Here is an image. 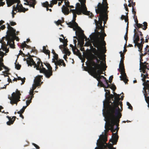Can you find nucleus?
<instances>
[{"label": "nucleus", "instance_id": "1", "mask_svg": "<svg viewBox=\"0 0 149 149\" xmlns=\"http://www.w3.org/2000/svg\"><path fill=\"white\" fill-rule=\"evenodd\" d=\"M95 11L97 14H99L98 16V21L95 19L94 21L96 26L97 31L96 33V39H99L102 41L104 46H105L106 42L104 41V37L106 36L104 33V27L102 26V22L104 19L107 22L108 17L107 14V11L102 10L101 9L99 8L98 9H95Z\"/></svg>", "mask_w": 149, "mask_h": 149}, {"label": "nucleus", "instance_id": "2", "mask_svg": "<svg viewBox=\"0 0 149 149\" xmlns=\"http://www.w3.org/2000/svg\"><path fill=\"white\" fill-rule=\"evenodd\" d=\"M122 115H118L116 116H107V119L109 122V125L110 127V130L111 132H113L116 131V133H113V138L110 139L113 142V144H116L118 141V132L119 130V123L120 119L121 118Z\"/></svg>", "mask_w": 149, "mask_h": 149}, {"label": "nucleus", "instance_id": "3", "mask_svg": "<svg viewBox=\"0 0 149 149\" xmlns=\"http://www.w3.org/2000/svg\"><path fill=\"white\" fill-rule=\"evenodd\" d=\"M106 99V101L103 102V107L107 109V116L111 117L122 115L116 106H113L114 103L111 102V99Z\"/></svg>", "mask_w": 149, "mask_h": 149}, {"label": "nucleus", "instance_id": "4", "mask_svg": "<svg viewBox=\"0 0 149 149\" xmlns=\"http://www.w3.org/2000/svg\"><path fill=\"white\" fill-rule=\"evenodd\" d=\"M93 46L97 48L98 49L96 50V49L94 48L96 50L95 53V56H94L93 58L96 60L97 58L102 59L103 57V54L102 53V51L103 49L102 46H104V48L105 51V46L103 45L102 41L100 40L99 39H96L94 41L93 43Z\"/></svg>", "mask_w": 149, "mask_h": 149}, {"label": "nucleus", "instance_id": "5", "mask_svg": "<svg viewBox=\"0 0 149 149\" xmlns=\"http://www.w3.org/2000/svg\"><path fill=\"white\" fill-rule=\"evenodd\" d=\"M29 60L27 61V64L28 65H30L31 66L32 65H34V68H36V69L40 71L41 70L43 67V65L42 64V63L40 59H37V63H36L34 61L33 58H29Z\"/></svg>", "mask_w": 149, "mask_h": 149}, {"label": "nucleus", "instance_id": "6", "mask_svg": "<svg viewBox=\"0 0 149 149\" xmlns=\"http://www.w3.org/2000/svg\"><path fill=\"white\" fill-rule=\"evenodd\" d=\"M102 67H99L98 68L97 67H92L91 68V71L93 75V77L97 79L98 82L101 81L102 78H105V77L104 76L101 75L100 73Z\"/></svg>", "mask_w": 149, "mask_h": 149}, {"label": "nucleus", "instance_id": "7", "mask_svg": "<svg viewBox=\"0 0 149 149\" xmlns=\"http://www.w3.org/2000/svg\"><path fill=\"white\" fill-rule=\"evenodd\" d=\"M21 95L20 91L16 89L15 92L12 93L11 96L8 97V99L10 100V103L12 104H16L17 105V102L20 100Z\"/></svg>", "mask_w": 149, "mask_h": 149}, {"label": "nucleus", "instance_id": "8", "mask_svg": "<svg viewBox=\"0 0 149 149\" xmlns=\"http://www.w3.org/2000/svg\"><path fill=\"white\" fill-rule=\"evenodd\" d=\"M7 28L8 30L7 32V35L8 36V38L11 40L13 41V40H16L17 41H19L18 37L16 36L15 33L16 30L14 29L12 27L10 26V25L8 23Z\"/></svg>", "mask_w": 149, "mask_h": 149}, {"label": "nucleus", "instance_id": "9", "mask_svg": "<svg viewBox=\"0 0 149 149\" xmlns=\"http://www.w3.org/2000/svg\"><path fill=\"white\" fill-rule=\"evenodd\" d=\"M119 68L118 69L119 71L120 72L121 74L120 77V80L123 81L125 84L127 83L128 81V79H127V76L125 73V69L124 63H120L119 65Z\"/></svg>", "mask_w": 149, "mask_h": 149}, {"label": "nucleus", "instance_id": "10", "mask_svg": "<svg viewBox=\"0 0 149 149\" xmlns=\"http://www.w3.org/2000/svg\"><path fill=\"white\" fill-rule=\"evenodd\" d=\"M15 3H17L16 7L13 6V9L12 11V14L14 15L16 14V13L14 12V11H16L17 12H23L25 13L26 11L28 10V9H26L23 7L22 4L19 5V3L20 2L19 0H13Z\"/></svg>", "mask_w": 149, "mask_h": 149}, {"label": "nucleus", "instance_id": "11", "mask_svg": "<svg viewBox=\"0 0 149 149\" xmlns=\"http://www.w3.org/2000/svg\"><path fill=\"white\" fill-rule=\"evenodd\" d=\"M84 5H82V8H79L77 9L76 10V12L75 13L76 14L79 15L81 14V13H83L84 14L87 15L91 17L92 18L93 17V14L90 13V11H88L87 10V8H85V7L84 6Z\"/></svg>", "mask_w": 149, "mask_h": 149}, {"label": "nucleus", "instance_id": "12", "mask_svg": "<svg viewBox=\"0 0 149 149\" xmlns=\"http://www.w3.org/2000/svg\"><path fill=\"white\" fill-rule=\"evenodd\" d=\"M108 4L107 3V0H103V2L101 3H99L97 6L95 7V9H98L99 8L101 9L102 10L104 11H107L108 8Z\"/></svg>", "mask_w": 149, "mask_h": 149}, {"label": "nucleus", "instance_id": "13", "mask_svg": "<svg viewBox=\"0 0 149 149\" xmlns=\"http://www.w3.org/2000/svg\"><path fill=\"white\" fill-rule=\"evenodd\" d=\"M52 62L54 63V64L55 65V71H56V70L58 69V66L61 67V66L63 65V67H65L66 66V64L64 62V60L62 59H58L55 61H54V60H53V61H52Z\"/></svg>", "mask_w": 149, "mask_h": 149}, {"label": "nucleus", "instance_id": "14", "mask_svg": "<svg viewBox=\"0 0 149 149\" xmlns=\"http://www.w3.org/2000/svg\"><path fill=\"white\" fill-rule=\"evenodd\" d=\"M134 21L135 22V25L136 26V28L139 29V28H142L144 30H146L147 28L148 24L146 22H143V25L141 24L138 23V21L137 18L136 17L135 19H134ZM136 28V27L135 26Z\"/></svg>", "mask_w": 149, "mask_h": 149}, {"label": "nucleus", "instance_id": "15", "mask_svg": "<svg viewBox=\"0 0 149 149\" xmlns=\"http://www.w3.org/2000/svg\"><path fill=\"white\" fill-rule=\"evenodd\" d=\"M40 72L43 73L45 77L49 78L52 75V70H46L45 68H42L41 70H40Z\"/></svg>", "mask_w": 149, "mask_h": 149}, {"label": "nucleus", "instance_id": "16", "mask_svg": "<svg viewBox=\"0 0 149 149\" xmlns=\"http://www.w3.org/2000/svg\"><path fill=\"white\" fill-rule=\"evenodd\" d=\"M100 139H99L97 141V144L98 143H99L100 144V147L101 146V145L102 144L107 145L106 142L107 141V137L104 135H101L100 137Z\"/></svg>", "mask_w": 149, "mask_h": 149}, {"label": "nucleus", "instance_id": "17", "mask_svg": "<svg viewBox=\"0 0 149 149\" xmlns=\"http://www.w3.org/2000/svg\"><path fill=\"white\" fill-rule=\"evenodd\" d=\"M80 36L82 39V40H80L79 39H77V40L78 41V45H79L80 47H82L84 44V38L85 39V40H87V38L86 36L84 34L83 31H82L80 33Z\"/></svg>", "mask_w": 149, "mask_h": 149}, {"label": "nucleus", "instance_id": "18", "mask_svg": "<svg viewBox=\"0 0 149 149\" xmlns=\"http://www.w3.org/2000/svg\"><path fill=\"white\" fill-rule=\"evenodd\" d=\"M120 95L118 94L117 95L114 96V100H113V103H114L113 106H116L119 111H120V109L118 107L119 101L120 100Z\"/></svg>", "mask_w": 149, "mask_h": 149}, {"label": "nucleus", "instance_id": "19", "mask_svg": "<svg viewBox=\"0 0 149 149\" xmlns=\"http://www.w3.org/2000/svg\"><path fill=\"white\" fill-rule=\"evenodd\" d=\"M79 1L80 2L81 5L79 3H77L76 4V9L79 8H82V5H84L85 8H86V7L85 4L86 3V0H79Z\"/></svg>", "mask_w": 149, "mask_h": 149}, {"label": "nucleus", "instance_id": "20", "mask_svg": "<svg viewBox=\"0 0 149 149\" xmlns=\"http://www.w3.org/2000/svg\"><path fill=\"white\" fill-rule=\"evenodd\" d=\"M25 1L27 3H24L25 4L33 8H35V5L36 4V0H26Z\"/></svg>", "mask_w": 149, "mask_h": 149}, {"label": "nucleus", "instance_id": "21", "mask_svg": "<svg viewBox=\"0 0 149 149\" xmlns=\"http://www.w3.org/2000/svg\"><path fill=\"white\" fill-rule=\"evenodd\" d=\"M143 82L142 85L144 87L143 88V92L146 94L147 90H149V80H146L145 81Z\"/></svg>", "mask_w": 149, "mask_h": 149}, {"label": "nucleus", "instance_id": "22", "mask_svg": "<svg viewBox=\"0 0 149 149\" xmlns=\"http://www.w3.org/2000/svg\"><path fill=\"white\" fill-rule=\"evenodd\" d=\"M6 36V41H7V45H10V47L11 48H15L14 42V40H13V41H13H11V40L8 38V36L7 35H7Z\"/></svg>", "mask_w": 149, "mask_h": 149}, {"label": "nucleus", "instance_id": "23", "mask_svg": "<svg viewBox=\"0 0 149 149\" xmlns=\"http://www.w3.org/2000/svg\"><path fill=\"white\" fill-rule=\"evenodd\" d=\"M100 60H103V57L102 58V59H99L98 58L96 59L97 61V63H96L97 64V66L96 67H97V68H98L99 67L103 66L104 65L105 66L106 68L107 67V66H106V61H105V63H104L103 61H100Z\"/></svg>", "mask_w": 149, "mask_h": 149}, {"label": "nucleus", "instance_id": "24", "mask_svg": "<svg viewBox=\"0 0 149 149\" xmlns=\"http://www.w3.org/2000/svg\"><path fill=\"white\" fill-rule=\"evenodd\" d=\"M141 77L142 78L141 80L142 81H145L146 79H149V74L148 73V71H145L144 73H141Z\"/></svg>", "mask_w": 149, "mask_h": 149}, {"label": "nucleus", "instance_id": "25", "mask_svg": "<svg viewBox=\"0 0 149 149\" xmlns=\"http://www.w3.org/2000/svg\"><path fill=\"white\" fill-rule=\"evenodd\" d=\"M7 44H6V42L4 41V40H3L2 43L1 48L0 49V50H1L2 49L3 51H5L6 53H8L9 51V50L7 48Z\"/></svg>", "mask_w": 149, "mask_h": 149}, {"label": "nucleus", "instance_id": "26", "mask_svg": "<svg viewBox=\"0 0 149 149\" xmlns=\"http://www.w3.org/2000/svg\"><path fill=\"white\" fill-rule=\"evenodd\" d=\"M68 7L63 5L62 6V12L65 15H68L69 13V9Z\"/></svg>", "mask_w": 149, "mask_h": 149}, {"label": "nucleus", "instance_id": "27", "mask_svg": "<svg viewBox=\"0 0 149 149\" xmlns=\"http://www.w3.org/2000/svg\"><path fill=\"white\" fill-rule=\"evenodd\" d=\"M139 34L138 33H134L133 37V42L134 43H136L138 42L139 40Z\"/></svg>", "mask_w": 149, "mask_h": 149}, {"label": "nucleus", "instance_id": "28", "mask_svg": "<svg viewBox=\"0 0 149 149\" xmlns=\"http://www.w3.org/2000/svg\"><path fill=\"white\" fill-rule=\"evenodd\" d=\"M137 46L139 49V51L140 52V53L142 52V50L143 49V45L141 44L140 43H138V42L135 43L134 46Z\"/></svg>", "mask_w": 149, "mask_h": 149}, {"label": "nucleus", "instance_id": "29", "mask_svg": "<svg viewBox=\"0 0 149 149\" xmlns=\"http://www.w3.org/2000/svg\"><path fill=\"white\" fill-rule=\"evenodd\" d=\"M33 97L34 96L33 95H30V94H29L28 98L29 100H28L26 101V106H28L31 103V100Z\"/></svg>", "mask_w": 149, "mask_h": 149}, {"label": "nucleus", "instance_id": "30", "mask_svg": "<svg viewBox=\"0 0 149 149\" xmlns=\"http://www.w3.org/2000/svg\"><path fill=\"white\" fill-rule=\"evenodd\" d=\"M147 66L145 64H141V65H140V70H142L143 73H145V71H146Z\"/></svg>", "mask_w": 149, "mask_h": 149}, {"label": "nucleus", "instance_id": "31", "mask_svg": "<svg viewBox=\"0 0 149 149\" xmlns=\"http://www.w3.org/2000/svg\"><path fill=\"white\" fill-rule=\"evenodd\" d=\"M16 118V117L15 116H13L12 118V119H13V120H9L6 123V124L8 125H10L12 124H13L14 123V121H15V119Z\"/></svg>", "mask_w": 149, "mask_h": 149}, {"label": "nucleus", "instance_id": "32", "mask_svg": "<svg viewBox=\"0 0 149 149\" xmlns=\"http://www.w3.org/2000/svg\"><path fill=\"white\" fill-rule=\"evenodd\" d=\"M98 84H100V85L101 87H104L105 88H110V85H107V86H105V85L104 84L102 83V81H101L98 82Z\"/></svg>", "mask_w": 149, "mask_h": 149}, {"label": "nucleus", "instance_id": "33", "mask_svg": "<svg viewBox=\"0 0 149 149\" xmlns=\"http://www.w3.org/2000/svg\"><path fill=\"white\" fill-rule=\"evenodd\" d=\"M37 87L36 86L35 84L33 85L32 90H31L30 91L29 94H30V95H32L34 96L33 94L34 91L36 89Z\"/></svg>", "mask_w": 149, "mask_h": 149}, {"label": "nucleus", "instance_id": "34", "mask_svg": "<svg viewBox=\"0 0 149 149\" xmlns=\"http://www.w3.org/2000/svg\"><path fill=\"white\" fill-rule=\"evenodd\" d=\"M128 26H127V30H126V33L125 34V35L124 36V39L126 41V43L125 44V45H127V41L128 40V37H127V34H128Z\"/></svg>", "mask_w": 149, "mask_h": 149}, {"label": "nucleus", "instance_id": "35", "mask_svg": "<svg viewBox=\"0 0 149 149\" xmlns=\"http://www.w3.org/2000/svg\"><path fill=\"white\" fill-rule=\"evenodd\" d=\"M42 76H39L37 77L34 81V82H40L41 81V77H42Z\"/></svg>", "mask_w": 149, "mask_h": 149}, {"label": "nucleus", "instance_id": "36", "mask_svg": "<svg viewBox=\"0 0 149 149\" xmlns=\"http://www.w3.org/2000/svg\"><path fill=\"white\" fill-rule=\"evenodd\" d=\"M57 0H52L50 1L51 3L50 4V7L52 8L54 4H56L57 3Z\"/></svg>", "mask_w": 149, "mask_h": 149}, {"label": "nucleus", "instance_id": "37", "mask_svg": "<svg viewBox=\"0 0 149 149\" xmlns=\"http://www.w3.org/2000/svg\"><path fill=\"white\" fill-rule=\"evenodd\" d=\"M67 24L69 26L68 27L70 28H73L74 27V24L72 21L68 23H67Z\"/></svg>", "mask_w": 149, "mask_h": 149}, {"label": "nucleus", "instance_id": "38", "mask_svg": "<svg viewBox=\"0 0 149 149\" xmlns=\"http://www.w3.org/2000/svg\"><path fill=\"white\" fill-rule=\"evenodd\" d=\"M44 64L46 66L47 68L48 69V70H52V68L50 65V64L47 63H44Z\"/></svg>", "mask_w": 149, "mask_h": 149}, {"label": "nucleus", "instance_id": "39", "mask_svg": "<svg viewBox=\"0 0 149 149\" xmlns=\"http://www.w3.org/2000/svg\"><path fill=\"white\" fill-rule=\"evenodd\" d=\"M114 97V95L112 94H110L108 95L106 97H105L106 99H108V100L111 99L112 101H113V98Z\"/></svg>", "mask_w": 149, "mask_h": 149}, {"label": "nucleus", "instance_id": "40", "mask_svg": "<svg viewBox=\"0 0 149 149\" xmlns=\"http://www.w3.org/2000/svg\"><path fill=\"white\" fill-rule=\"evenodd\" d=\"M17 80H21L22 81V83H21V85H22L24 83L25 81V80L26 79L25 77H24V79H23L22 78L20 77H17Z\"/></svg>", "mask_w": 149, "mask_h": 149}, {"label": "nucleus", "instance_id": "41", "mask_svg": "<svg viewBox=\"0 0 149 149\" xmlns=\"http://www.w3.org/2000/svg\"><path fill=\"white\" fill-rule=\"evenodd\" d=\"M50 4H49L48 2L47 1H46L45 2H44L42 4L43 6L45 7L48 6L50 7Z\"/></svg>", "mask_w": 149, "mask_h": 149}, {"label": "nucleus", "instance_id": "42", "mask_svg": "<svg viewBox=\"0 0 149 149\" xmlns=\"http://www.w3.org/2000/svg\"><path fill=\"white\" fill-rule=\"evenodd\" d=\"M104 91L106 92L105 97H106L108 95H109V94H110V91L109 89L107 90L105 89H104Z\"/></svg>", "mask_w": 149, "mask_h": 149}, {"label": "nucleus", "instance_id": "43", "mask_svg": "<svg viewBox=\"0 0 149 149\" xmlns=\"http://www.w3.org/2000/svg\"><path fill=\"white\" fill-rule=\"evenodd\" d=\"M58 55L56 53H55V54H54L53 58L52 59V60H54V61H55L57 60H58Z\"/></svg>", "mask_w": 149, "mask_h": 149}, {"label": "nucleus", "instance_id": "44", "mask_svg": "<svg viewBox=\"0 0 149 149\" xmlns=\"http://www.w3.org/2000/svg\"><path fill=\"white\" fill-rule=\"evenodd\" d=\"M110 88L112 89L113 91H115V90L116 89V86L112 84V85H110Z\"/></svg>", "mask_w": 149, "mask_h": 149}, {"label": "nucleus", "instance_id": "45", "mask_svg": "<svg viewBox=\"0 0 149 149\" xmlns=\"http://www.w3.org/2000/svg\"><path fill=\"white\" fill-rule=\"evenodd\" d=\"M107 145H104L102 144L101 146L100 147L99 149H107Z\"/></svg>", "mask_w": 149, "mask_h": 149}, {"label": "nucleus", "instance_id": "46", "mask_svg": "<svg viewBox=\"0 0 149 149\" xmlns=\"http://www.w3.org/2000/svg\"><path fill=\"white\" fill-rule=\"evenodd\" d=\"M21 65L19 64L18 63L17 64L15 63V68L17 70H19L20 69Z\"/></svg>", "mask_w": 149, "mask_h": 149}, {"label": "nucleus", "instance_id": "47", "mask_svg": "<svg viewBox=\"0 0 149 149\" xmlns=\"http://www.w3.org/2000/svg\"><path fill=\"white\" fill-rule=\"evenodd\" d=\"M69 51L68 49L67 48V47H64L63 48V49L62 50L63 53L64 54H65Z\"/></svg>", "mask_w": 149, "mask_h": 149}, {"label": "nucleus", "instance_id": "48", "mask_svg": "<svg viewBox=\"0 0 149 149\" xmlns=\"http://www.w3.org/2000/svg\"><path fill=\"white\" fill-rule=\"evenodd\" d=\"M26 46H27V44L24 41L21 45V47L22 49H23V50H24V48L26 47Z\"/></svg>", "mask_w": 149, "mask_h": 149}, {"label": "nucleus", "instance_id": "49", "mask_svg": "<svg viewBox=\"0 0 149 149\" xmlns=\"http://www.w3.org/2000/svg\"><path fill=\"white\" fill-rule=\"evenodd\" d=\"M68 41L67 40V39H64V40H63V45H64L65 47H66L67 45H68L67 42Z\"/></svg>", "mask_w": 149, "mask_h": 149}, {"label": "nucleus", "instance_id": "50", "mask_svg": "<svg viewBox=\"0 0 149 149\" xmlns=\"http://www.w3.org/2000/svg\"><path fill=\"white\" fill-rule=\"evenodd\" d=\"M75 20L76 18H73V19L72 21L73 22V23H74V27H78V24L75 22Z\"/></svg>", "mask_w": 149, "mask_h": 149}, {"label": "nucleus", "instance_id": "51", "mask_svg": "<svg viewBox=\"0 0 149 149\" xmlns=\"http://www.w3.org/2000/svg\"><path fill=\"white\" fill-rule=\"evenodd\" d=\"M70 46L72 47L73 53L74 54H76L77 53L75 52V51L74 50L75 47H76L74 46H74L72 44H70Z\"/></svg>", "mask_w": 149, "mask_h": 149}, {"label": "nucleus", "instance_id": "52", "mask_svg": "<svg viewBox=\"0 0 149 149\" xmlns=\"http://www.w3.org/2000/svg\"><path fill=\"white\" fill-rule=\"evenodd\" d=\"M110 142H112V143H113V144H112L111 143H110L108 146H107V147H108V148L109 149L113 148V145H114L113 143V142H112L111 141H110Z\"/></svg>", "mask_w": 149, "mask_h": 149}, {"label": "nucleus", "instance_id": "53", "mask_svg": "<svg viewBox=\"0 0 149 149\" xmlns=\"http://www.w3.org/2000/svg\"><path fill=\"white\" fill-rule=\"evenodd\" d=\"M127 104L128 106V109H130L131 110L132 109L133 107L129 102H127Z\"/></svg>", "mask_w": 149, "mask_h": 149}, {"label": "nucleus", "instance_id": "54", "mask_svg": "<svg viewBox=\"0 0 149 149\" xmlns=\"http://www.w3.org/2000/svg\"><path fill=\"white\" fill-rule=\"evenodd\" d=\"M65 5L66 6V7H70V3L68 1H65Z\"/></svg>", "mask_w": 149, "mask_h": 149}, {"label": "nucleus", "instance_id": "55", "mask_svg": "<svg viewBox=\"0 0 149 149\" xmlns=\"http://www.w3.org/2000/svg\"><path fill=\"white\" fill-rule=\"evenodd\" d=\"M43 83L42 82H41V83H40V82H34L35 84V85H36V86H40L41 84H42Z\"/></svg>", "mask_w": 149, "mask_h": 149}, {"label": "nucleus", "instance_id": "56", "mask_svg": "<svg viewBox=\"0 0 149 149\" xmlns=\"http://www.w3.org/2000/svg\"><path fill=\"white\" fill-rule=\"evenodd\" d=\"M74 50L75 51V52L77 53V54H76V55L79 54L80 53L79 50L77 49L76 47H75Z\"/></svg>", "mask_w": 149, "mask_h": 149}, {"label": "nucleus", "instance_id": "57", "mask_svg": "<svg viewBox=\"0 0 149 149\" xmlns=\"http://www.w3.org/2000/svg\"><path fill=\"white\" fill-rule=\"evenodd\" d=\"M19 55H22L24 57L25 56L24 54L23 53L22 51L21 50H20L18 54Z\"/></svg>", "mask_w": 149, "mask_h": 149}, {"label": "nucleus", "instance_id": "58", "mask_svg": "<svg viewBox=\"0 0 149 149\" xmlns=\"http://www.w3.org/2000/svg\"><path fill=\"white\" fill-rule=\"evenodd\" d=\"M3 61L0 60V66L2 68H3V67H4V65L3 64V63L2 62Z\"/></svg>", "mask_w": 149, "mask_h": 149}, {"label": "nucleus", "instance_id": "59", "mask_svg": "<svg viewBox=\"0 0 149 149\" xmlns=\"http://www.w3.org/2000/svg\"><path fill=\"white\" fill-rule=\"evenodd\" d=\"M102 79L104 80V81L105 82L107 85H109V82H108V80H107L106 79V78L105 77V78H102Z\"/></svg>", "mask_w": 149, "mask_h": 149}, {"label": "nucleus", "instance_id": "60", "mask_svg": "<svg viewBox=\"0 0 149 149\" xmlns=\"http://www.w3.org/2000/svg\"><path fill=\"white\" fill-rule=\"evenodd\" d=\"M124 7H125V10H126V11H127V12H128L129 10H128V8L127 7L128 6H127V4L126 3H125L124 4Z\"/></svg>", "mask_w": 149, "mask_h": 149}, {"label": "nucleus", "instance_id": "61", "mask_svg": "<svg viewBox=\"0 0 149 149\" xmlns=\"http://www.w3.org/2000/svg\"><path fill=\"white\" fill-rule=\"evenodd\" d=\"M4 55V53L1 51H0V56H1V58H3Z\"/></svg>", "mask_w": 149, "mask_h": 149}, {"label": "nucleus", "instance_id": "62", "mask_svg": "<svg viewBox=\"0 0 149 149\" xmlns=\"http://www.w3.org/2000/svg\"><path fill=\"white\" fill-rule=\"evenodd\" d=\"M92 66L96 67L97 66V64L94 61H93L92 63Z\"/></svg>", "mask_w": 149, "mask_h": 149}, {"label": "nucleus", "instance_id": "63", "mask_svg": "<svg viewBox=\"0 0 149 149\" xmlns=\"http://www.w3.org/2000/svg\"><path fill=\"white\" fill-rule=\"evenodd\" d=\"M27 106H23V108L20 110L22 111V113H23L25 109L26 108Z\"/></svg>", "mask_w": 149, "mask_h": 149}, {"label": "nucleus", "instance_id": "64", "mask_svg": "<svg viewBox=\"0 0 149 149\" xmlns=\"http://www.w3.org/2000/svg\"><path fill=\"white\" fill-rule=\"evenodd\" d=\"M120 56L121 58H124V54L122 52V51L120 52Z\"/></svg>", "mask_w": 149, "mask_h": 149}]
</instances>
